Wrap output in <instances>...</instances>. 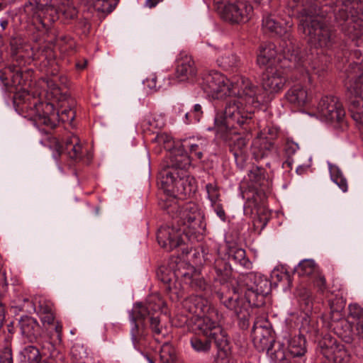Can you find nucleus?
<instances>
[{
    "label": "nucleus",
    "mask_w": 363,
    "mask_h": 363,
    "mask_svg": "<svg viewBox=\"0 0 363 363\" xmlns=\"http://www.w3.org/2000/svg\"><path fill=\"white\" fill-rule=\"evenodd\" d=\"M199 84L206 94L213 99H222L227 96L235 97L229 100L223 111L217 113L215 125L218 132L225 134L238 127L245 131L251 130L252 115L255 108L264 101L262 89L254 86L248 79L240 76L230 82L225 75L217 71L202 74Z\"/></svg>",
    "instance_id": "f257e3e1"
},
{
    "label": "nucleus",
    "mask_w": 363,
    "mask_h": 363,
    "mask_svg": "<svg viewBox=\"0 0 363 363\" xmlns=\"http://www.w3.org/2000/svg\"><path fill=\"white\" fill-rule=\"evenodd\" d=\"M270 289V283L265 277L250 272L240 275L235 282L223 284L216 295L243 326H247L250 306H263Z\"/></svg>",
    "instance_id": "f03ea898"
},
{
    "label": "nucleus",
    "mask_w": 363,
    "mask_h": 363,
    "mask_svg": "<svg viewBox=\"0 0 363 363\" xmlns=\"http://www.w3.org/2000/svg\"><path fill=\"white\" fill-rule=\"evenodd\" d=\"M15 103L23 116L34 122L38 127H44L47 130L55 128L60 121L72 123L75 118V111L68 104L67 96L57 101H43L42 97L35 96L26 91L17 94Z\"/></svg>",
    "instance_id": "7ed1b4c3"
},
{
    "label": "nucleus",
    "mask_w": 363,
    "mask_h": 363,
    "mask_svg": "<svg viewBox=\"0 0 363 363\" xmlns=\"http://www.w3.org/2000/svg\"><path fill=\"white\" fill-rule=\"evenodd\" d=\"M165 306V302L158 294L150 295L146 303H136L130 313V320L133 327L130 330L131 340L134 347L138 351H143L147 343V330L144 320L147 317L150 318V328L155 335H162L165 328L160 325L158 315L155 314L160 312Z\"/></svg>",
    "instance_id": "20e7f679"
},
{
    "label": "nucleus",
    "mask_w": 363,
    "mask_h": 363,
    "mask_svg": "<svg viewBox=\"0 0 363 363\" xmlns=\"http://www.w3.org/2000/svg\"><path fill=\"white\" fill-rule=\"evenodd\" d=\"M191 164L190 156L182 146L173 149L169 155L166 164L160 172L162 187L174 194L186 196L191 192L190 184L186 177V170Z\"/></svg>",
    "instance_id": "39448f33"
},
{
    "label": "nucleus",
    "mask_w": 363,
    "mask_h": 363,
    "mask_svg": "<svg viewBox=\"0 0 363 363\" xmlns=\"http://www.w3.org/2000/svg\"><path fill=\"white\" fill-rule=\"evenodd\" d=\"M50 4L40 7L32 2H28L24 6V12L35 25L41 26L45 30H49L52 23L57 20H70L77 13L76 8L71 0H50Z\"/></svg>",
    "instance_id": "423d86ee"
},
{
    "label": "nucleus",
    "mask_w": 363,
    "mask_h": 363,
    "mask_svg": "<svg viewBox=\"0 0 363 363\" xmlns=\"http://www.w3.org/2000/svg\"><path fill=\"white\" fill-rule=\"evenodd\" d=\"M299 56L302 57V62H301V66L298 68L291 67H289L287 65H292L288 60L284 61V58L283 57V66L286 67L289 69H293L297 70L301 76H304L305 74H310V72H313L314 74L320 76L322 73L325 71L326 67V64H319V61L314 60L311 63H309L307 60L304 59L303 55L301 54L299 52ZM282 65L279 68L277 66L276 67H267L265 72L263 75L262 79V87H260L257 85L256 86L260 88L263 91L264 95V101H262L259 106L262 104L267 102V91L270 93H277L280 91L284 86L285 83L286 82V77L284 73L283 69H281ZM254 86L255 84H253Z\"/></svg>",
    "instance_id": "0eeeda50"
},
{
    "label": "nucleus",
    "mask_w": 363,
    "mask_h": 363,
    "mask_svg": "<svg viewBox=\"0 0 363 363\" xmlns=\"http://www.w3.org/2000/svg\"><path fill=\"white\" fill-rule=\"evenodd\" d=\"M262 28L264 33H269L283 37L281 40L280 47L281 48L280 55L284 58V61L288 60L292 65H287L289 67H294L298 68L302 62V57L299 56V50L295 46L290 39L289 30L291 26L288 23L283 25L277 21L272 14H264L262 18Z\"/></svg>",
    "instance_id": "6e6552de"
},
{
    "label": "nucleus",
    "mask_w": 363,
    "mask_h": 363,
    "mask_svg": "<svg viewBox=\"0 0 363 363\" xmlns=\"http://www.w3.org/2000/svg\"><path fill=\"white\" fill-rule=\"evenodd\" d=\"M345 86L350 111L354 121L363 124V66L351 64L347 69Z\"/></svg>",
    "instance_id": "1a4fd4ad"
},
{
    "label": "nucleus",
    "mask_w": 363,
    "mask_h": 363,
    "mask_svg": "<svg viewBox=\"0 0 363 363\" xmlns=\"http://www.w3.org/2000/svg\"><path fill=\"white\" fill-rule=\"evenodd\" d=\"M11 55L14 63L28 65L33 60H48V63L54 62V50L51 44L44 43L35 48L26 43L21 38H13L10 41Z\"/></svg>",
    "instance_id": "9d476101"
},
{
    "label": "nucleus",
    "mask_w": 363,
    "mask_h": 363,
    "mask_svg": "<svg viewBox=\"0 0 363 363\" xmlns=\"http://www.w3.org/2000/svg\"><path fill=\"white\" fill-rule=\"evenodd\" d=\"M11 55L14 63L28 65L33 60H48V63L54 62V50L51 44L44 43L35 48L26 43L21 38H13L10 41Z\"/></svg>",
    "instance_id": "9b49d317"
},
{
    "label": "nucleus",
    "mask_w": 363,
    "mask_h": 363,
    "mask_svg": "<svg viewBox=\"0 0 363 363\" xmlns=\"http://www.w3.org/2000/svg\"><path fill=\"white\" fill-rule=\"evenodd\" d=\"M174 220L182 230L185 238L191 240L200 234L205 228L204 216L199 206L189 202L182 206Z\"/></svg>",
    "instance_id": "f8f14e48"
},
{
    "label": "nucleus",
    "mask_w": 363,
    "mask_h": 363,
    "mask_svg": "<svg viewBox=\"0 0 363 363\" xmlns=\"http://www.w3.org/2000/svg\"><path fill=\"white\" fill-rule=\"evenodd\" d=\"M50 147L55 152L53 156L55 159L65 154L72 161L79 162L86 155V162L89 163L91 160V155L88 153L86 148L83 145L78 136L72 134L68 135L64 141L53 138L50 140Z\"/></svg>",
    "instance_id": "ddd939ff"
},
{
    "label": "nucleus",
    "mask_w": 363,
    "mask_h": 363,
    "mask_svg": "<svg viewBox=\"0 0 363 363\" xmlns=\"http://www.w3.org/2000/svg\"><path fill=\"white\" fill-rule=\"evenodd\" d=\"M317 114L322 120L333 123L336 128L343 129L347 126L345 109L338 99L334 96L321 98L317 106Z\"/></svg>",
    "instance_id": "4468645a"
},
{
    "label": "nucleus",
    "mask_w": 363,
    "mask_h": 363,
    "mask_svg": "<svg viewBox=\"0 0 363 363\" xmlns=\"http://www.w3.org/2000/svg\"><path fill=\"white\" fill-rule=\"evenodd\" d=\"M54 62L48 64V60L43 59L40 62L43 64L44 67H48L46 72L52 77L47 79L48 91L46 93V99L43 101H52L55 103L57 101H60L62 98L65 99L67 95L61 92L59 84H65L67 79V77L62 74H59L58 66L54 58Z\"/></svg>",
    "instance_id": "2eb2a0df"
},
{
    "label": "nucleus",
    "mask_w": 363,
    "mask_h": 363,
    "mask_svg": "<svg viewBox=\"0 0 363 363\" xmlns=\"http://www.w3.org/2000/svg\"><path fill=\"white\" fill-rule=\"evenodd\" d=\"M222 319V314L216 308L202 315H192L189 320V325L195 333L208 337L220 325Z\"/></svg>",
    "instance_id": "dca6fc26"
},
{
    "label": "nucleus",
    "mask_w": 363,
    "mask_h": 363,
    "mask_svg": "<svg viewBox=\"0 0 363 363\" xmlns=\"http://www.w3.org/2000/svg\"><path fill=\"white\" fill-rule=\"evenodd\" d=\"M253 7L245 0L233 1L225 4L221 16L223 19L232 23H246L252 17Z\"/></svg>",
    "instance_id": "f3484780"
},
{
    "label": "nucleus",
    "mask_w": 363,
    "mask_h": 363,
    "mask_svg": "<svg viewBox=\"0 0 363 363\" xmlns=\"http://www.w3.org/2000/svg\"><path fill=\"white\" fill-rule=\"evenodd\" d=\"M278 135V130L274 127H267L254 140L252 152L254 158L259 160L267 157L274 147V140Z\"/></svg>",
    "instance_id": "a211bd4d"
},
{
    "label": "nucleus",
    "mask_w": 363,
    "mask_h": 363,
    "mask_svg": "<svg viewBox=\"0 0 363 363\" xmlns=\"http://www.w3.org/2000/svg\"><path fill=\"white\" fill-rule=\"evenodd\" d=\"M26 65H23V63H14L12 62L8 67V70L11 73V83L13 86L16 87V91L15 92L13 98V105L16 108V110L23 116V111H21L20 107L17 106L15 103V97L17 94L23 91H26L29 94L35 96L42 97L41 95H35L30 91H27L26 89V86L27 82L28 81V78L31 77V70L28 69H26L25 66Z\"/></svg>",
    "instance_id": "6ab92c4d"
},
{
    "label": "nucleus",
    "mask_w": 363,
    "mask_h": 363,
    "mask_svg": "<svg viewBox=\"0 0 363 363\" xmlns=\"http://www.w3.org/2000/svg\"><path fill=\"white\" fill-rule=\"evenodd\" d=\"M318 346L321 354L333 363H348L350 357L344 345L336 343V340L325 335L319 341Z\"/></svg>",
    "instance_id": "aec40b11"
},
{
    "label": "nucleus",
    "mask_w": 363,
    "mask_h": 363,
    "mask_svg": "<svg viewBox=\"0 0 363 363\" xmlns=\"http://www.w3.org/2000/svg\"><path fill=\"white\" fill-rule=\"evenodd\" d=\"M266 318H257L253 325L252 337L254 346L259 352H264L275 342L272 328Z\"/></svg>",
    "instance_id": "412c9836"
},
{
    "label": "nucleus",
    "mask_w": 363,
    "mask_h": 363,
    "mask_svg": "<svg viewBox=\"0 0 363 363\" xmlns=\"http://www.w3.org/2000/svg\"><path fill=\"white\" fill-rule=\"evenodd\" d=\"M198 69L191 55L184 52L179 53L177 59L175 77L179 82L194 83L197 77Z\"/></svg>",
    "instance_id": "4be33fe9"
},
{
    "label": "nucleus",
    "mask_w": 363,
    "mask_h": 363,
    "mask_svg": "<svg viewBox=\"0 0 363 363\" xmlns=\"http://www.w3.org/2000/svg\"><path fill=\"white\" fill-rule=\"evenodd\" d=\"M180 227L162 226L157 230V240L159 245L167 251H172L185 242L182 230Z\"/></svg>",
    "instance_id": "5701e85b"
},
{
    "label": "nucleus",
    "mask_w": 363,
    "mask_h": 363,
    "mask_svg": "<svg viewBox=\"0 0 363 363\" xmlns=\"http://www.w3.org/2000/svg\"><path fill=\"white\" fill-rule=\"evenodd\" d=\"M249 186L260 190L263 193L269 192L272 186V180L263 167L253 166L247 174Z\"/></svg>",
    "instance_id": "b1692460"
},
{
    "label": "nucleus",
    "mask_w": 363,
    "mask_h": 363,
    "mask_svg": "<svg viewBox=\"0 0 363 363\" xmlns=\"http://www.w3.org/2000/svg\"><path fill=\"white\" fill-rule=\"evenodd\" d=\"M286 99L294 106L301 108L309 104L312 96L306 86L297 84H294L287 91Z\"/></svg>",
    "instance_id": "393cba45"
},
{
    "label": "nucleus",
    "mask_w": 363,
    "mask_h": 363,
    "mask_svg": "<svg viewBox=\"0 0 363 363\" xmlns=\"http://www.w3.org/2000/svg\"><path fill=\"white\" fill-rule=\"evenodd\" d=\"M278 52L276 45L272 43L262 45L257 57V62L260 67H276L275 64L281 61L280 57L277 60Z\"/></svg>",
    "instance_id": "a878e982"
},
{
    "label": "nucleus",
    "mask_w": 363,
    "mask_h": 363,
    "mask_svg": "<svg viewBox=\"0 0 363 363\" xmlns=\"http://www.w3.org/2000/svg\"><path fill=\"white\" fill-rule=\"evenodd\" d=\"M184 306L193 315H202L213 309L214 306H211L208 301L201 296H191L184 301Z\"/></svg>",
    "instance_id": "bb28decb"
},
{
    "label": "nucleus",
    "mask_w": 363,
    "mask_h": 363,
    "mask_svg": "<svg viewBox=\"0 0 363 363\" xmlns=\"http://www.w3.org/2000/svg\"><path fill=\"white\" fill-rule=\"evenodd\" d=\"M35 311L40 316L43 323L52 325L55 320L54 304L49 300L40 298L35 306Z\"/></svg>",
    "instance_id": "cd10ccee"
},
{
    "label": "nucleus",
    "mask_w": 363,
    "mask_h": 363,
    "mask_svg": "<svg viewBox=\"0 0 363 363\" xmlns=\"http://www.w3.org/2000/svg\"><path fill=\"white\" fill-rule=\"evenodd\" d=\"M220 67L227 71L236 72L242 66L240 57L235 53L228 52L217 59Z\"/></svg>",
    "instance_id": "c85d7f7f"
},
{
    "label": "nucleus",
    "mask_w": 363,
    "mask_h": 363,
    "mask_svg": "<svg viewBox=\"0 0 363 363\" xmlns=\"http://www.w3.org/2000/svg\"><path fill=\"white\" fill-rule=\"evenodd\" d=\"M206 141L203 139H189L183 141L182 147L186 151L189 150L191 155L201 160L203 157V152L206 150Z\"/></svg>",
    "instance_id": "c756f323"
},
{
    "label": "nucleus",
    "mask_w": 363,
    "mask_h": 363,
    "mask_svg": "<svg viewBox=\"0 0 363 363\" xmlns=\"http://www.w3.org/2000/svg\"><path fill=\"white\" fill-rule=\"evenodd\" d=\"M183 282L189 285L192 289L196 291H205L208 288L206 281L196 272H185L182 274Z\"/></svg>",
    "instance_id": "7c9ffc66"
},
{
    "label": "nucleus",
    "mask_w": 363,
    "mask_h": 363,
    "mask_svg": "<svg viewBox=\"0 0 363 363\" xmlns=\"http://www.w3.org/2000/svg\"><path fill=\"white\" fill-rule=\"evenodd\" d=\"M21 333L30 341L36 339L40 332L39 324L31 318H26L20 321Z\"/></svg>",
    "instance_id": "2f4dec72"
},
{
    "label": "nucleus",
    "mask_w": 363,
    "mask_h": 363,
    "mask_svg": "<svg viewBox=\"0 0 363 363\" xmlns=\"http://www.w3.org/2000/svg\"><path fill=\"white\" fill-rule=\"evenodd\" d=\"M340 1L345 8L340 9L337 13H335V20L341 26V24H345L351 20V16L349 15L347 7L352 4L351 9H357L358 7H355L354 5H358L359 3L363 6V4L361 0H338Z\"/></svg>",
    "instance_id": "473e14b6"
},
{
    "label": "nucleus",
    "mask_w": 363,
    "mask_h": 363,
    "mask_svg": "<svg viewBox=\"0 0 363 363\" xmlns=\"http://www.w3.org/2000/svg\"><path fill=\"white\" fill-rule=\"evenodd\" d=\"M21 363H41L39 350L33 345L26 346L20 353Z\"/></svg>",
    "instance_id": "72a5a7b5"
},
{
    "label": "nucleus",
    "mask_w": 363,
    "mask_h": 363,
    "mask_svg": "<svg viewBox=\"0 0 363 363\" xmlns=\"http://www.w3.org/2000/svg\"><path fill=\"white\" fill-rule=\"evenodd\" d=\"M247 141L245 138L238 137L230 145V151L236 161L243 162L247 157Z\"/></svg>",
    "instance_id": "f704fd0d"
},
{
    "label": "nucleus",
    "mask_w": 363,
    "mask_h": 363,
    "mask_svg": "<svg viewBox=\"0 0 363 363\" xmlns=\"http://www.w3.org/2000/svg\"><path fill=\"white\" fill-rule=\"evenodd\" d=\"M215 330L208 338L211 342L213 340L218 350L225 351L229 345L228 334L220 325Z\"/></svg>",
    "instance_id": "c9c22d12"
},
{
    "label": "nucleus",
    "mask_w": 363,
    "mask_h": 363,
    "mask_svg": "<svg viewBox=\"0 0 363 363\" xmlns=\"http://www.w3.org/2000/svg\"><path fill=\"white\" fill-rule=\"evenodd\" d=\"M295 271L299 277L314 276L318 272L317 265L312 259L301 261L296 267Z\"/></svg>",
    "instance_id": "e433bc0d"
},
{
    "label": "nucleus",
    "mask_w": 363,
    "mask_h": 363,
    "mask_svg": "<svg viewBox=\"0 0 363 363\" xmlns=\"http://www.w3.org/2000/svg\"><path fill=\"white\" fill-rule=\"evenodd\" d=\"M118 0H90L93 9L105 15L111 13L118 4Z\"/></svg>",
    "instance_id": "4c0bfd02"
},
{
    "label": "nucleus",
    "mask_w": 363,
    "mask_h": 363,
    "mask_svg": "<svg viewBox=\"0 0 363 363\" xmlns=\"http://www.w3.org/2000/svg\"><path fill=\"white\" fill-rule=\"evenodd\" d=\"M164 290L172 301H178L184 296V287L178 281L177 277L169 285H166Z\"/></svg>",
    "instance_id": "58836bf2"
},
{
    "label": "nucleus",
    "mask_w": 363,
    "mask_h": 363,
    "mask_svg": "<svg viewBox=\"0 0 363 363\" xmlns=\"http://www.w3.org/2000/svg\"><path fill=\"white\" fill-rule=\"evenodd\" d=\"M229 257L234 260L235 262L239 263L241 266L250 269L251 268L252 263L246 257L245 250L237 247H232L228 251Z\"/></svg>",
    "instance_id": "ea45409f"
},
{
    "label": "nucleus",
    "mask_w": 363,
    "mask_h": 363,
    "mask_svg": "<svg viewBox=\"0 0 363 363\" xmlns=\"http://www.w3.org/2000/svg\"><path fill=\"white\" fill-rule=\"evenodd\" d=\"M189 342L192 349L199 353H208L211 349V342L208 337L201 339L197 335H194Z\"/></svg>",
    "instance_id": "a19ab883"
},
{
    "label": "nucleus",
    "mask_w": 363,
    "mask_h": 363,
    "mask_svg": "<svg viewBox=\"0 0 363 363\" xmlns=\"http://www.w3.org/2000/svg\"><path fill=\"white\" fill-rule=\"evenodd\" d=\"M344 330L340 333L339 335L344 342L350 345L351 350L353 351V345L359 347V341L358 337L354 333L352 327L350 323H345L343 326Z\"/></svg>",
    "instance_id": "79ce46f5"
},
{
    "label": "nucleus",
    "mask_w": 363,
    "mask_h": 363,
    "mask_svg": "<svg viewBox=\"0 0 363 363\" xmlns=\"http://www.w3.org/2000/svg\"><path fill=\"white\" fill-rule=\"evenodd\" d=\"M298 296L299 298V302L303 307V309L306 313L310 312L312 310L313 305V296L310 289L302 287L298 289Z\"/></svg>",
    "instance_id": "37998d69"
},
{
    "label": "nucleus",
    "mask_w": 363,
    "mask_h": 363,
    "mask_svg": "<svg viewBox=\"0 0 363 363\" xmlns=\"http://www.w3.org/2000/svg\"><path fill=\"white\" fill-rule=\"evenodd\" d=\"M265 351L271 359L275 362L285 359L284 348L280 342H274Z\"/></svg>",
    "instance_id": "c03bdc74"
},
{
    "label": "nucleus",
    "mask_w": 363,
    "mask_h": 363,
    "mask_svg": "<svg viewBox=\"0 0 363 363\" xmlns=\"http://www.w3.org/2000/svg\"><path fill=\"white\" fill-rule=\"evenodd\" d=\"M176 352L174 347L169 343L162 345L160 352V363H175Z\"/></svg>",
    "instance_id": "a18cd8bd"
},
{
    "label": "nucleus",
    "mask_w": 363,
    "mask_h": 363,
    "mask_svg": "<svg viewBox=\"0 0 363 363\" xmlns=\"http://www.w3.org/2000/svg\"><path fill=\"white\" fill-rule=\"evenodd\" d=\"M305 340L301 337H294L289 345V351L294 357H301L306 353Z\"/></svg>",
    "instance_id": "49530a36"
},
{
    "label": "nucleus",
    "mask_w": 363,
    "mask_h": 363,
    "mask_svg": "<svg viewBox=\"0 0 363 363\" xmlns=\"http://www.w3.org/2000/svg\"><path fill=\"white\" fill-rule=\"evenodd\" d=\"M140 125L144 132L151 131L154 133L155 130L160 129L163 127L164 122L157 119L155 116L150 115L147 116L141 121Z\"/></svg>",
    "instance_id": "de8ad7c7"
},
{
    "label": "nucleus",
    "mask_w": 363,
    "mask_h": 363,
    "mask_svg": "<svg viewBox=\"0 0 363 363\" xmlns=\"http://www.w3.org/2000/svg\"><path fill=\"white\" fill-rule=\"evenodd\" d=\"M330 177L332 180L342 189L343 192L347 191V182L344 177L342 172L337 166L330 167Z\"/></svg>",
    "instance_id": "09e8293b"
},
{
    "label": "nucleus",
    "mask_w": 363,
    "mask_h": 363,
    "mask_svg": "<svg viewBox=\"0 0 363 363\" xmlns=\"http://www.w3.org/2000/svg\"><path fill=\"white\" fill-rule=\"evenodd\" d=\"M157 277L163 283L164 289L166 287V285H169L172 282L178 275L169 268L160 267L157 272Z\"/></svg>",
    "instance_id": "8fccbe9b"
},
{
    "label": "nucleus",
    "mask_w": 363,
    "mask_h": 363,
    "mask_svg": "<svg viewBox=\"0 0 363 363\" xmlns=\"http://www.w3.org/2000/svg\"><path fill=\"white\" fill-rule=\"evenodd\" d=\"M214 269L218 276L228 277L231 269L228 263L222 258H218L214 262Z\"/></svg>",
    "instance_id": "3c124183"
},
{
    "label": "nucleus",
    "mask_w": 363,
    "mask_h": 363,
    "mask_svg": "<svg viewBox=\"0 0 363 363\" xmlns=\"http://www.w3.org/2000/svg\"><path fill=\"white\" fill-rule=\"evenodd\" d=\"M203 116L202 107L200 104H195L193 109L185 113L186 122L187 123L199 122Z\"/></svg>",
    "instance_id": "603ef678"
},
{
    "label": "nucleus",
    "mask_w": 363,
    "mask_h": 363,
    "mask_svg": "<svg viewBox=\"0 0 363 363\" xmlns=\"http://www.w3.org/2000/svg\"><path fill=\"white\" fill-rule=\"evenodd\" d=\"M206 189L208 194V198L211 204L218 202L220 200V189L216 183H208L206 185Z\"/></svg>",
    "instance_id": "864d4df0"
},
{
    "label": "nucleus",
    "mask_w": 363,
    "mask_h": 363,
    "mask_svg": "<svg viewBox=\"0 0 363 363\" xmlns=\"http://www.w3.org/2000/svg\"><path fill=\"white\" fill-rule=\"evenodd\" d=\"M272 277L276 284L285 282L288 286L291 284V275L286 271H280L279 269L274 270L272 274Z\"/></svg>",
    "instance_id": "5fc2aeb1"
},
{
    "label": "nucleus",
    "mask_w": 363,
    "mask_h": 363,
    "mask_svg": "<svg viewBox=\"0 0 363 363\" xmlns=\"http://www.w3.org/2000/svg\"><path fill=\"white\" fill-rule=\"evenodd\" d=\"M313 283L314 287L317 288L320 294H323L327 289L325 278L319 272L314 275Z\"/></svg>",
    "instance_id": "6e6d98bb"
},
{
    "label": "nucleus",
    "mask_w": 363,
    "mask_h": 363,
    "mask_svg": "<svg viewBox=\"0 0 363 363\" xmlns=\"http://www.w3.org/2000/svg\"><path fill=\"white\" fill-rule=\"evenodd\" d=\"M349 317L357 321L363 319V308L357 303L350 304L349 306Z\"/></svg>",
    "instance_id": "4d7b16f0"
},
{
    "label": "nucleus",
    "mask_w": 363,
    "mask_h": 363,
    "mask_svg": "<svg viewBox=\"0 0 363 363\" xmlns=\"http://www.w3.org/2000/svg\"><path fill=\"white\" fill-rule=\"evenodd\" d=\"M0 363H13L12 352L10 347H6L0 353Z\"/></svg>",
    "instance_id": "13d9d810"
},
{
    "label": "nucleus",
    "mask_w": 363,
    "mask_h": 363,
    "mask_svg": "<svg viewBox=\"0 0 363 363\" xmlns=\"http://www.w3.org/2000/svg\"><path fill=\"white\" fill-rule=\"evenodd\" d=\"M298 149V145L297 143H296L291 140H287L286 142V144L284 146V151H285V153L289 157L294 155Z\"/></svg>",
    "instance_id": "bf43d9fd"
},
{
    "label": "nucleus",
    "mask_w": 363,
    "mask_h": 363,
    "mask_svg": "<svg viewBox=\"0 0 363 363\" xmlns=\"http://www.w3.org/2000/svg\"><path fill=\"white\" fill-rule=\"evenodd\" d=\"M211 206H213L215 213L220 218V220L223 221H225L227 216H226L225 210L223 207V205L221 203H218V201L213 204H211Z\"/></svg>",
    "instance_id": "052dcab7"
},
{
    "label": "nucleus",
    "mask_w": 363,
    "mask_h": 363,
    "mask_svg": "<svg viewBox=\"0 0 363 363\" xmlns=\"http://www.w3.org/2000/svg\"><path fill=\"white\" fill-rule=\"evenodd\" d=\"M154 140L159 144H169L172 143V138L164 133H157Z\"/></svg>",
    "instance_id": "680f3d73"
},
{
    "label": "nucleus",
    "mask_w": 363,
    "mask_h": 363,
    "mask_svg": "<svg viewBox=\"0 0 363 363\" xmlns=\"http://www.w3.org/2000/svg\"><path fill=\"white\" fill-rule=\"evenodd\" d=\"M145 83L150 89L157 90L160 86L157 84V76L155 74H150L146 79Z\"/></svg>",
    "instance_id": "e2e57ef3"
},
{
    "label": "nucleus",
    "mask_w": 363,
    "mask_h": 363,
    "mask_svg": "<svg viewBox=\"0 0 363 363\" xmlns=\"http://www.w3.org/2000/svg\"><path fill=\"white\" fill-rule=\"evenodd\" d=\"M233 0H213L217 9L223 11L225 4L230 3Z\"/></svg>",
    "instance_id": "0e129e2a"
},
{
    "label": "nucleus",
    "mask_w": 363,
    "mask_h": 363,
    "mask_svg": "<svg viewBox=\"0 0 363 363\" xmlns=\"http://www.w3.org/2000/svg\"><path fill=\"white\" fill-rule=\"evenodd\" d=\"M310 322L312 324V328H308V329H306L305 326L303 325V330H306L307 333H311L314 335H318V333H319V330H318V327L315 326V322L313 320H310Z\"/></svg>",
    "instance_id": "69168bd1"
},
{
    "label": "nucleus",
    "mask_w": 363,
    "mask_h": 363,
    "mask_svg": "<svg viewBox=\"0 0 363 363\" xmlns=\"http://www.w3.org/2000/svg\"><path fill=\"white\" fill-rule=\"evenodd\" d=\"M87 18L88 16L85 17V18L79 23L84 28V32H89L91 28V24Z\"/></svg>",
    "instance_id": "338daca9"
},
{
    "label": "nucleus",
    "mask_w": 363,
    "mask_h": 363,
    "mask_svg": "<svg viewBox=\"0 0 363 363\" xmlns=\"http://www.w3.org/2000/svg\"><path fill=\"white\" fill-rule=\"evenodd\" d=\"M55 330L57 334V339L60 341L61 336H62V326L59 322L56 323V325L55 326Z\"/></svg>",
    "instance_id": "774afa93"
}]
</instances>
